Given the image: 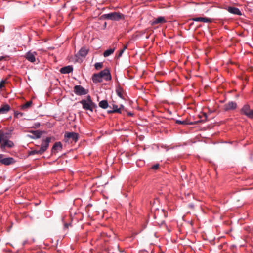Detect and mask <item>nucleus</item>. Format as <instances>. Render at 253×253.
Returning a JSON list of instances; mask_svg holds the SVG:
<instances>
[{
  "label": "nucleus",
  "mask_w": 253,
  "mask_h": 253,
  "mask_svg": "<svg viewBox=\"0 0 253 253\" xmlns=\"http://www.w3.org/2000/svg\"><path fill=\"white\" fill-rule=\"evenodd\" d=\"M127 114H128V116H132V115H133L132 113H131V112L128 113Z\"/></svg>",
  "instance_id": "58836bf2"
},
{
  "label": "nucleus",
  "mask_w": 253,
  "mask_h": 253,
  "mask_svg": "<svg viewBox=\"0 0 253 253\" xmlns=\"http://www.w3.org/2000/svg\"><path fill=\"white\" fill-rule=\"evenodd\" d=\"M92 80L94 83L97 84L102 82L103 80L98 73L94 74L92 77Z\"/></svg>",
  "instance_id": "412c9836"
},
{
  "label": "nucleus",
  "mask_w": 253,
  "mask_h": 253,
  "mask_svg": "<svg viewBox=\"0 0 253 253\" xmlns=\"http://www.w3.org/2000/svg\"><path fill=\"white\" fill-rule=\"evenodd\" d=\"M5 81L2 80L0 83V89L4 87V84L5 83Z\"/></svg>",
  "instance_id": "473e14b6"
},
{
  "label": "nucleus",
  "mask_w": 253,
  "mask_h": 253,
  "mask_svg": "<svg viewBox=\"0 0 253 253\" xmlns=\"http://www.w3.org/2000/svg\"><path fill=\"white\" fill-rule=\"evenodd\" d=\"M73 71V67L72 65H68L61 68L60 69V72L62 74H69L72 72Z\"/></svg>",
  "instance_id": "a211bd4d"
},
{
  "label": "nucleus",
  "mask_w": 253,
  "mask_h": 253,
  "mask_svg": "<svg viewBox=\"0 0 253 253\" xmlns=\"http://www.w3.org/2000/svg\"><path fill=\"white\" fill-rule=\"evenodd\" d=\"M124 50H121L119 52V53L118 55V58H119L122 56L123 53H124Z\"/></svg>",
  "instance_id": "72a5a7b5"
},
{
  "label": "nucleus",
  "mask_w": 253,
  "mask_h": 253,
  "mask_svg": "<svg viewBox=\"0 0 253 253\" xmlns=\"http://www.w3.org/2000/svg\"><path fill=\"white\" fill-rule=\"evenodd\" d=\"M191 20L195 22H202L204 23H211L212 22V19L208 17H195L192 18Z\"/></svg>",
  "instance_id": "dca6fc26"
},
{
  "label": "nucleus",
  "mask_w": 253,
  "mask_h": 253,
  "mask_svg": "<svg viewBox=\"0 0 253 253\" xmlns=\"http://www.w3.org/2000/svg\"><path fill=\"white\" fill-rule=\"evenodd\" d=\"M74 92L77 95L82 96L87 94L88 90L85 89L80 85H76L74 87Z\"/></svg>",
  "instance_id": "39448f33"
},
{
  "label": "nucleus",
  "mask_w": 253,
  "mask_h": 253,
  "mask_svg": "<svg viewBox=\"0 0 253 253\" xmlns=\"http://www.w3.org/2000/svg\"><path fill=\"white\" fill-rule=\"evenodd\" d=\"M32 101L30 100L28 102H27L26 103L20 106V109L22 110H27L32 105Z\"/></svg>",
  "instance_id": "4be33fe9"
},
{
  "label": "nucleus",
  "mask_w": 253,
  "mask_h": 253,
  "mask_svg": "<svg viewBox=\"0 0 253 253\" xmlns=\"http://www.w3.org/2000/svg\"><path fill=\"white\" fill-rule=\"evenodd\" d=\"M89 52V49L86 47H82L78 53V55L82 57H85Z\"/></svg>",
  "instance_id": "6ab92c4d"
},
{
  "label": "nucleus",
  "mask_w": 253,
  "mask_h": 253,
  "mask_svg": "<svg viewBox=\"0 0 253 253\" xmlns=\"http://www.w3.org/2000/svg\"><path fill=\"white\" fill-rule=\"evenodd\" d=\"M51 1H54L55 2H56V1H58V0H51Z\"/></svg>",
  "instance_id": "ea45409f"
},
{
  "label": "nucleus",
  "mask_w": 253,
  "mask_h": 253,
  "mask_svg": "<svg viewBox=\"0 0 253 253\" xmlns=\"http://www.w3.org/2000/svg\"><path fill=\"white\" fill-rule=\"evenodd\" d=\"M167 22L164 17L159 16L157 18H154L153 20L150 21V23L152 26L158 24L165 23Z\"/></svg>",
  "instance_id": "f8f14e48"
},
{
  "label": "nucleus",
  "mask_w": 253,
  "mask_h": 253,
  "mask_svg": "<svg viewBox=\"0 0 253 253\" xmlns=\"http://www.w3.org/2000/svg\"><path fill=\"white\" fill-rule=\"evenodd\" d=\"M159 168V164H156L151 167V169H157Z\"/></svg>",
  "instance_id": "7c9ffc66"
},
{
  "label": "nucleus",
  "mask_w": 253,
  "mask_h": 253,
  "mask_svg": "<svg viewBox=\"0 0 253 253\" xmlns=\"http://www.w3.org/2000/svg\"><path fill=\"white\" fill-rule=\"evenodd\" d=\"M9 57L7 55H4V56H0V61L4 60H7V58Z\"/></svg>",
  "instance_id": "2f4dec72"
},
{
  "label": "nucleus",
  "mask_w": 253,
  "mask_h": 253,
  "mask_svg": "<svg viewBox=\"0 0 253 253\" xmlns=\"http://www.w3.org/2000/svg\"><path fill=\"white\" fill-rule=\"evenodd\" d=\"M95 68L96 70H99L103 67V63L102 62H97L94 64Z\"/></svg>",
  "instance_id": "c756f323"
},
{
  "label": "nucleus",
  "mask_w": 253,
  "mask_h": 253,
  "mask_svg": "<svg viewBox=\"0 0 253 253\" xmlns=\"http://www.w3.org/2000/svg\"><path fill=\"white\" fill-rule=\"evenodd\" d=\"M7 137L5 136L4 133L0 130V144H1Z\"/></svg>",
  "instance_id": "cd10ccee"
},
{
  "label": "nucleus",
  "mask_w": 253,
  "mask_h": 253,
  "mask_svg": "<svg viewBox=\"0 0 253 253\" xmlns=\"http://www.w3.org/2000/svg\"><path fill=\"white\" fill-rule=\"evenodd\" d=\"M23 115V113L18 112V111H15L14 112V117L16 118H18L20 117H22Z\"/></svg>",
  "instance_id": "c85d7f7f"
},
{
  "label": "nucleus",
  "mask_w": 253,
  "mask_h": 253,
  "mask_svg": "<svg viewBox=\"0 0 253 253\" xmlns=\"http://www.w3.org/2000/svg\"><path fill=\"white\" fill-rule=\"evenodd\" d=\"M10 106L8 104H4L0 107V114H6L10 110Z\"/></svg>",
  "instance_id": "aec40b11"
},
{
  "label": "nucleus",
  "mask_w": 253,
  "mask_h": 253,
  "mask_svg": "<svg viewBox=\"0 0 253 253\" xmlns=\"http://www.w3.org/2000/svg\"><path fill=\"white\" fill-rule=\"evenodd\" d=\"M175 123L176 124H180V125H183L193 124V123L192 122H188L186 120L181 121L179 120H176L175 121Z\"/></svg>",
  "instance_id": "bb28decb"
},
{
  "label": "nucleus",
  "mask_w": 253,
  "mask_h": 253,
  "mask_svg": "<svg viewBox=\"0 0 253 253\" xmlns=\"http://www.w3.org/2000/svg\"><path fill=\"white\" fill-rule=\"evenodd\" d=\"M115 51V48H110L106 50L103 53V56L105 57H108L111 55Z\"/></svg>",
  "instance_id": "393cba45"
},
{
  "label": "nucleus",
  "mask_w": 253,
  "mask_h": 253,
  "mask_svg": "<svg viewBox=\"0 0 253 253\" xmlns=\"http://www.w3.org/2000/svg\"><path fill=\"white\" fill-rule=\"evenodd\" d=\"M101 18L104 19L119 21L121 19H124V15L122 13L114 12L103 14L101 16Z\"/></svg>",
  "instance_id": "f03ea898"
},
{
  "label": "nucleus",
  "mask_w": 253,
  "mask_h": 253,
  "mask_svg": "<svg viewBox=\"0 0 253 253\" xmlns=\"http://www.w3.org/2000/svg\"><path fill=\"white\" fill-rule=\"evenodd\" d=\"M99 106L104 109H107L109 107L108 101L106 100H103L100 101L98 103Z\"/></svg>",
  "instance_id": "5701e85b"
},
{
  "label": "nucleus",
  "mask_w": 253,
  "mask_h": 253,
  "mask_svg": "<svg viewBox=\"0 0 253 253\" xmlns=\"http://www.w3.org/2000/svg\"><path fill=\"white\" fill-rule=\"evenodd\" d=\"M80 103L85 110L92 112L93 109L97 107V105L92 101L91 96L89 95L87 96L86 99H82Z\"/></svg>",
  "instance_id": "f257e3e1"
},
{
  "label": "nucleus",
  "mask_w": 253,
  "mask_h": 253,
  "mask_svg": "<svg viewBox=\"0 0 253 253\" xmlns=\"http://www.w3.org/2000/svg\"><path fill=\"white\" fill-rule=\"evenodd\" d=\"M109 108H111L112 109L107 110V113L108 114H112L115 113L121 114L120 108H119V107L117 105L115 104H112L111 105L109 106Z\"/></svg>",
  "instance_id": "2eb2a0df"
},
{
  "label": "nucleus",
  "mask_w": 253,
  "mask_h": 253,
  "mask_svg": "<svg viewBox=\"0 0 253 253\" xmlns=\"http://www.w3.org/2000/svg\"><path fill=\"white\" fill-rule=\"evenodd\" d=\"M69 225H70V224L65 223V224H64V226H65V228H68V226H69Z\"/></svg>",
  "instance_id": "c9c22d12"
},
{
  "label": "nucleus",
  "mask_w": 253,
  "mask_h": 253,
  "mask_svg": "<svg viewBox=\"0 0 253 253\" xmlns=\"http://www.w3.org/2000/svg\"><path fill=\"white\" fill-rule=\"evenodd\" d=\"M62 149V144L60 142H56L53 145L51 149V154H56L61 151Z\"/></svg>",
  "instance_id": "ddd939ff"
},
{
  "label": "nucleus",
  "mask_w": 253,
  "mask_h": 253,
  "mask_svg": "<svg viewBox=\"0 0 253 253\" xmlns=\"http://www.w3.org/2000/svg\"><path fill=\"white\" fill-rule=\"evenodd\" d=\"M30 133V134L27 135V137L33 139L40 138L42 134V131L40 130L31 131Z\"/></svg>",
  "instance_id": "4468645a"
},
{
  "label": "nucleus",
  "mask_w": 253,
  "mask_h": 253,
  "mask_svg": "<svg viewBox=\"0 0 253 253\" xmlns=\"http://www.w3.org/2000/svg\"><path fill=\"white\" fill-rule=\"evenodd\" d=\"M98 74L100 76V77L102 78V79L103 78H104V80L106 81H110L112 79L110 72L108 68H106V69L102 70L101 72H100Z\"/></svg>",
  "instance_id": "1a4fd4ad"
},
{
  "label": "nucleus",
  "mask_w": 253,
  "mask_h": 253,
  "mask_svg": "<svg viewBox=\"0 0 253 253\" xmlns=\"http://www.w3.org/2000/svg\"><path fill=\"white\" fill-rule=\"evenodd\" d=\"M51 141V137H47L45 139H42L40 148L41 151L43 154L48 148L49 143Z\"/></svg>",
  "instance_id": "423d86ee"
},
{
  "label": "nucleus",
  "mask_w": 253,
  "mask_h": 253,
  "mask_svg": "<svg viewBox=\"0 0 253 253\" xmlns=\"http://www.w3.org/2000/svg\"><path fill=\"white\" fill-rule=\"evenodd\" d=\"M127 47V45H125L122 50H124V51L126 49Z\"/></svg>",
  "instance_id": "4c0bfd02"
},
{
  "label": "nucleus",
  "mask_w": 253,
  "mask_h": 253,
  "mask_svg": "<svg viewBox=\"0 0 253 253\" xmlns=\"http://www.w3.org/2000/svg\"><path fill=\"white\" fill-rule=\"evenodd\" d=\"M237 107V104L234 101H229L228 103L224 105V110L225 111H228L230 110H235Z\"/></svg>",
  "instance_id": "9b49d317"
},
{
  "label": "nucleus",
  "mask_w": 253,
  "mask_h": 253,
  "mask_svg": "<svg viewBox=\"0 0 253 253\" xmlns=\"http://www.w3.org/2000/svg\"><path fill=\"white\" fill-rule=\"evenodd\" d=\"M240 112L241 114L246 116L248 118L253 119V110L251 109L250 105L249 104H244Z\"/></svg>",
  "instance_id": "20e7f679"
},
{
  "label": "nucleus",
  "mask_w": 253,
  "mask_h": 253,
  "mask_svg": "<svg viewBox=\"0 0 253 253\" xmlns=\"http://www.w3.org/2000/svg\"><path fill=\"white\" fill-rule=\"evenodd\" d=\"M227 10L229 13L234 15H237L238 16H241L242 15V13L240 9L238 8L235 7L229 6Z\"/></svg>",
  "instance_id": "f3484780"
},
{
  "label": "nucleus",
  "mask_w": 253,
  "mask_h": 253,
  "mask_svg": "<svg viewBox=\"0 0 253 253\" xmlns=\"http://www.w3.org/2000/svg\"><path fill=\"white\" fill-rule=\"evenodd\" d=\"M14 146V144L13 142L8 140L7 138L5 139V140L0 144V148L2 151L5 152L6 151V148H11L13 147Z\"/></svg>",
  "instance_id": "6e6552de"
},
{
  "label": "nucleus",
  "mask_w": 253,
  "mask_h": 253,
  "mask_svg": "<svg viewBox=\"0 0 253 253\" xmlns=\"http://www.w3.org/2000/svg\"><path fill=\"white\" fill-rule=\"evenodd\" d=\"M3 154H0V163L5 166L13 164L15 162L14 159L12 157L3 158Z\"/></svg>",
  "instance_id": "0eeeda50"
},
{
  "label": "nucleus",
  "mask_w": 253,
  "mask_h": 253,
  "mask_svg": "<svg viewBox=\"0 0 253 253\" xmlns=\"http://www.w3.org/2000/svg\"><path fill=\"white\" fill-rule=\"evenodd\" d=\"M79 139L78 133L74 132H66L64 140L65 142H77Z\"/></svg>",
  "instance_id": "7ed1b4c3"
},
{
  "label": "nucleus",
  "mask_w": 253,
  "mask_h": 253,
  "mask_svg": "<svg viewBox=\"0 0 253 253\" xmlns=\"http://www.w3.org/2000/svg\"><path fill=\"white\" fill-rule=\"evenodd\" d=\"M28 154L29 156L34 155L35 154H37V155L43 154L42 153L41 151V150L40 149L30 151L28 152Z\"/></svg>",
  "instance_id": "a878e982"
},
{
  "label": "nucleus",
  "mask_w": 253,
  "mask_h": 253,
  "mask_svg": "<svg viewBox=\"0 0 253 253\" xmlns=\"http://www.w3.org/2000/svg\"><path fill=\"white\" fill-rule=\"evenodd\" d=\"M27 242H28V241H27V240H25V241H24L23 242V246L25 245L27 243Z\"/></svg>",
  "instance_id": "e433bc0d"
},
{
  "label": "nucleus",
  "mask_w": 253,
  "mask_h": 253,
  "mask_svg": "<svg viewBox=\"0 0 253 253\" xmlns=\"http://www.w3.org/2000/svg\"><path fill=\"white\" fill-rule=\"evenodd\" d=\"M116 92L117 95L121 98H123V89L119 85H118L116 89Z\"/></svg>",
  "instance_id": "b1692460"
},
{
  "label": "nucleus",
  "mask_w": 253,
  "mask_h": 253,
  "mask_svg": "<svg viewBox=\"0 0 253 253\" xmlns=\"http://www.w3.org/2000/svg\"><path fill=\"white\" fill-rule=\"evenodd\" d=\"M119 108H120L121 112H122V110L124 109V106L122 104H121L119 107Z\"/></svg>",
  "instance_id": "f704fd0d"
},
{
  "label": "nucleus",
  "mask_w": 253,
  "mask_h": 253,
  "mask_svg": "<svg viewBox=\"0 0 253 253\" xmlns=\"http://www.w3.org/2000/svg\"><path fill=\"white\" fill-rule=\"evenodd\" d=\"M37 55V53L35 51H29L27 52L25 56L24 57L26 60H27L28 61L34 63L36 61V56Z\"/></svg>",
  "instance_id": "9d476101"
}]
</instances>
